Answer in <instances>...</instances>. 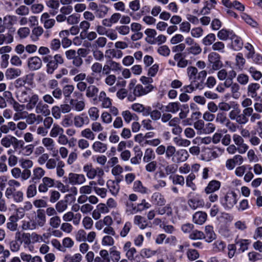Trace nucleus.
<instances>
[{"label": "nucleus", "mask_w": 262, "mask_h": 262, "mask_svg": "<svg viewBox=\"0 0 262 262\" xmlns=\"http://www.w3.org/2000/svg\"><path fill=\"white\" fill-rule=\"evenodd\" d=\"M83 171L85 173L87 178L92 180L97 179V181H91L89 185L82 186L79 188V193L81 194H90L93 191V186L96 185L102 186L105 184V180L103 178L104 176V170L99 167H94L90 164H85L83 166Z\"/></svg>", "instance_id": "nucleus-1"}, {"label": "nucleus", "mask_w": 262, "mask_h": 262, "mask_svg": "<svg viewBox=\"0 0 262 262\" xmlns=\"http://www.w3.org/2000/svg\"><path fill=\"white\" fill-rule=\"evenodd\" d=\"M237 202V195L233 191H228L223 197L220 198L221 204L226 210L232 209Z\"/></svg>", "instance_id": "nucleus-2"}, {"label": "nucleus", "mask_w": 262, "mask_h": 262, "mask_svg": "<svg viewBox=\"0 0 262 262\" xmlns=\"http://www.w3.org/2000/svg\"><path fill=\"white\" fill-rule=\"evenodd\" d=\"M221 56L215 52L210 53L208 55V66L210 67L209 74L220 70L223 66Z\"/></svg>", "instance_id": "nucleus-3"}, {"label": "nucleus", "mask_w": 262, "mask_h": 262, "mask_svg": "<svg viewBox=\"0 0 262 262\" xmlns=\"http://www.w3.org/2000/svg\"><path fill=\"white\" fill-rule=\"evenodd\" d=\"M246 110L247 108H244L241 113L239 108H234L229 112V117L231 120H235L238 124H246L249 121V119L246 117Z\"/></svg>", "instance_id": "nucleus-4"}, {"label": "nucleus", "mask_w": 262, "mask_h": 262, "mask_svg": "<svg viewBox=\"0 0 262 262\" xmlns=\"http://www.w3.org/2000/svg\"><path fill=\"white\" fill-rule=\"evenodd\" d=\"M24 144L23 140H18L15 137L10 135L4 136L1 140V145L7 148L10 147L11 145H13L14 147H17L18 146L20 147H23Z\"/></svg>", "instance_id": "nucleus-5"}, {"label": "nucleus", "mask_w": 262, "mask_h": 262, "mask_svg": "<svg viewBox=\"0 0 262 262\" xmlns=\"http://www.w3.org/2000/svg\"><path fill=\"white\" fill-rule=\"evenodd\" d=\"M42 145L44 148L49 151L53 157H56L58 156V150L57 148L55 141L50 137H44L41 140Z\"/></svg>", "instance_id": "nucleus-6"}, {"label": "nucleus", "mask_w": 262, "mask_h": 262, "mask_svg": "<svg viewBox=\"0 0 262 262\" xmlns=\"http://www.w3.org/2000/svg\"><path fill=\"white\" fill-rule=\"evenodd\" d=\"M66 179L64 182L72 185H81L86 182V178L83 174L70 172L68 178Z\"/></svg>", "instance_id": "nucleus-7"}, {"label": "nucleus", "mask_w": 262, "mask_h": 262, "mask_svg": "<svg viewBox=\"0 0 262 262\" xmlns=\"http://www.w3.org/2000/svg\"><path fill=\"white\" fill-rule=\"evenodd\" d=\"M36 229L44 227L47 223L46 215L43 210L37 209L32 219Z\"/></svg>", "instance_id": "nucleus-8"}, {"label": "nucleus", "mask_w": 262, "mask_h": 262, "mask_svg": "<svg viewBox=\"0 0 262 262\" xmlns=\"http://www.w3.org/2000/svg\"><path fill=\"white\" fill-rule=\"evenodd\" d=\"M21 186L20 183L15 179H10L8 181V187L5 192V197L9 198V195L17 192V188Z\"/></svg>", "instance_id": "nucleus-9"}, {"label": "nucleus", "mask_w": 262, "mask_h": 262, "mask_svg": "<svg viewBox=\"0 0 262 262\" xmlns=\"http://www.w3.org/2000/svg\"><path fill=\"white\" fill-rule=\"evenodd\" d=\"M27 64L30 70L36 71L39 70L42 67V60L37 56L30 57L27 60Z\"/></svg>", "instance_id": "nucleus-10"}, {"label": "nucleus", "mask_w": 262, "mask_h": 262, "mask_svg": "<svg viewBox=\"0 0 262 262\" xmlns=\"http://www.w3.org/2000/svg\"><path fill=\"white\" fill-rule=\"evenodd\" d=\"M55 185V180L51 178L45 177L42 179L41 183L38 186L40 192H46L49 188L53 187Z\"/></svg>", "instance_id": "nucleus-11"}, {"label": "nucleus", "mask_w": 262, "mask_h": 262, "mask_svg": "<svg viewBox=\"0 0 262 262\" xmlns=\"http://www.w3.org/2000/svg\"><path fill=\"white\" fill-rule=\"evenodd\" d=\"M153 89V85H146L143 87L142 84H138L133 89V94L137 97H141L147 94L152 91Z\"/></svg>", "instance_id": "nucleus-12"}, {"label": "nucleus", "mask_w": 262, "mask_h": 262, "mask_svg": "<svg viewBox=\"0 0 262 262\" xmlns=\"http://www.w3.org/2000/svg\"><path fill=\"white\" fill-rule=\"evenodd\" d=\"M81 214L79 213L74 214L72 211H68L62 216V219L64 222L73 221L74 225H78L80 222Z\"/></svg>", "instance_id": "nucleus-13"}, {"label": "nucleus", "mask_w": 262, "mask_h": 262, "mask_svg": "<svg viewBox=\"0 0 262 262\" xmlns=\"http://www.w3.org/2000/svg\"><path fill=\"white\" fill-rule=\"evenodd\" d=\"M90 119L85 114L77 115L74 117L73 123L77 128H81L84 125L89 124Z\"/></svg>", "instance_id": "nucleus-14"}, {"label": "nucleus", "mask_w": 262, "mask_h": 262, "mask_svg": "<svg viewBox=\"0 0 262 262\" xmlns=\"http://www.w3.org/2000/svg\"><path fill=\"white\" fill-rule=\"evenodd\" d=\"M244 162L242 156L236 155L232 158L228 159L226 162V167L228 170H233L236 165H241Z\"/></svg>", "instance_id": "nucleus-15"}, {"label": "nucleus", "mask_w": 262, "mask_h": 262, "mask_svg": "<svg viewBox=\"0 0 262 262\" xmlns=\"http://www.w3.org/2000/svg\"><path fill=\"white\" fill-rule=\"evenodd\" d=\"M188 205L190 208L195 210L203 207L205 203L204 200L198 194H196L195 196L190 198L188 200Z\"/></svg>", "instance_id": "nucleus-16"}, {"label": "nucleus", "mask_w": 262, "mask_h": 262, "mask_svg": "<svg viewBox=\"0 0 262 262\" xmlns=\"http://www.w3.org/2000/svg\"><path fill=\"white\" fill-rule=\"evenodd\" d=\"M33 92L30 89H25L18 90L16 93V97L21 103H26L29 100V97Z\"/></svg>", "instance_id": "nucleus-17"}, {"label": "nucleus", "mask_w": 262, "mask_h": 262, "mask_svg": "<svg viewBox=\"0 0 262 262\" xmlns=\"http://www.w3.org/2000/svg\"><path fill=\"white\" fill-rule=\"evenodd\" d=\"M35 113L37 114H40L44 116H48L50 114V110L49 105L40 100L38 105L34 108Z\"/></svg>", "instance_id": "nucleus-18"}, {"label": "nucleus", "mask_w": 262, "mask_h": 262, "mask_svg": "<svg viewBox=\"0 0 262 262\" xmlns=\"http://www.w3.org/2000/svg\"><path fill=\"white\" fill-rule=\"evenodd\" d=\"M202 49L199 43L195 42L194 44L188 46L185 51V56L192 55L196 56L201 53Z\"/></svg>", "instance_id": "nucleus-19"}, {"label": "nucleus", "mask_w": 262, "mask_h": 262, "mask_svg": "<svg viewBox=\"0 0 262 262\" xmlns=\"http://www.w3.org/2000/svg\"><path fill=\"white\" fill-rule=\"evenodd\" d=\"M98 100L101 102V106L102 108H108L112 105V100L107 96L106 93L103 91L100 92Z\"/></svg>", "instance_id": "nucleus-20"}, {"label": "nucleus", "mask_w": 262, "mask_h": 262, "mask_svg": "<svg viewBox=\"0 0 262 262\" xmlns=\"http://www.w3.org/2000/svg\"><path fill=\"white\" fill-rule=\"evenodd\" d=\"M176 159L172 158L174 162L180 163L186 161L189 157L188 151L186 149H180L176 151L175 154Z\"/></svg>", "instance_id": "nucleus-21"}, {"label": "nucleus", "mask_w": 262, "mask_h": 262, "mask_svg": "<svg viewBox=\"0 0 262 262\" xmlns=\"http://www.w3.org/2000/svg\"><path fill=\"white\" fill-rule=\"evenodd\" d=\"M221 182L217 180H212L209 182L204 189V192L207 194L217 191L221 187Z\"/></svg>", "instance_id": "nucleus-22"}, {"label": "nucleus", "mask_w": 262, "mask_h": 262, "mask_svg": "<svg viewBox=\"0 0 262 262\" xmlns=\"http://www.w3.org/2000/svg\"><path fill=\"white\" fill-rule=\"evenodd\" d=\"M29 98V101L26 102L27 103L26 105V107L27 110L30 111L34 109L38 105L40 100L39 96L33 92Z\"/></svg>", "instance_id": "nucleus-23"}, {"label": "nucleus", "mask_w": 262, "mask_h": 262, "mask_svg": "<svg viewBox=\"0 0 262 262\" xmlns=\"http://www.w3.org/2000/svg\"><path fill=\"white\" fill-rule=\"evenodd\" d=\"M207 215L205 212L197 211L192 216L193 222L198 225H203L207 220Z\"/></svg>", "instance_id": "nucleus-24"}, {"label": "nucleus", "mask_w": 262, "mask_h": 262, "mask_svg": "<svg viewBox=\"0 0 262 262\" xmlns=\"http://www.w3.org/2000/svg\"><path fill=\"white\" fill-rule=\"evenodd\" d=\"M251 243L249 239H236L235 240V245L238 247V251L239 252H244L248 249V246Z\"/></svg>", "instance_id": "nucleus-25"}, {"label": "nucleus", "mask_w": 262, "mask_h": 262, "mask_svg": "<svg viewBox=\"0 0 262 262\" xmlns=\"http://www.w3.org/2000/svg\"><path fill=\"white\" fill-rule=\"evenodd\" d=\"M246 118L250 117V121L251 123H256L261 119V115L257 113H253V109L252 107L247 108L246 113Z\"/></svg>", "instance_id": "nucleus-26"}, {"label": "nucleus", "mask_w": 262, "mask_h": 262, "mask_svg": "<svg viewBox=\"0 0 262 262\" xmlns=\"http://www.w3.org/2000/svg\"><path fill=\"white\" fill-rule=\"evenodd\" d=\"M92 148L95 152L103 154L107 150V145L100 141H96L93 143Z\"/></svg>", "instance_id": "nucleus-27"}, {"label": "nucleus", "mask_w": 262, "mask_h": 262, "mask_svg": "<svg viewBox=\"0 0 262 262\" xmlns=\"http://www.w3.org/2000/svg\"><path fill=\"white\" fill-rule=\"evenodd\" d=\"M151 202L159 206H163L166 203L164 196L160 193L156 192L152 194L151 198Z\"/></svg>", "instance_id": "nucleus-28"}, {"label": "nucleus", "mask_w": 262, "mask_h": 262, "mask_svg": "<svg viewBox=\"0 0 262 262\" xmlns=\"http://www.w3.org/2000/svg\"><path fill=\"white\" fill-rule=\"evenodd\" d=\"M106 186L113 195L116 196L118 194L120 185L118 184V182H115L114 180H109L106 182Z\"/></svg>", "instance_id": "nucleus-29"}, {"label": "nucleus", "mask_w": 262, "mask_h": 262, "mask_svg": "<svg viewBox=\"0 0 262 262\" xmlns=\"http://www.w3.org/2000/svg\"><path fill=\"white\" fill-rule=\"evenodd\" d=\"M46 173L45 170L40 167H37L33 169V174L31 177L32 182H36L40 180Z\"/></svg>", "instance_id": "nucleus-30"}, {"label": "nucleus", "mask_w": 262, "mask_h": 262, "mask_svg": "<svg viewBox=\"0 0 262 262\" xmlns=\"http://www.w3.org/2000/svg\"><path fill=\"white\" fill-rule=\"evenodd\" d=\"M105 57L108 59L121 58L123 56V53L120 50L115 49H107L105 52Z\"/></svg>", "instance_id": "nucleus-31"}, {"label": "nucleus", "mask_w": 262, "mask_h": 262, "mask_svg": "<svg viewBox=\"0 0 262 262\" xmlns=\"http://www.w3.org/2000/svg\"><path fill=\"white\" fill-rule=\"evenodd\" d=\"M70 103L72 108L76 112H81L85 108V103L84 100L71 99Z\"/></svg>", "instance_id": "nucleus-32"}, {"label": "nucleus", "mask_w": 262, "mask_h": 262, "mask_svg": "<svg viewBox=\"0 0 262 262\" xmlns=\"http://www.w3.org/2000/svg\"><path fill=\"white\" fill-rule=\"evenodd\" d=\"M131 108L135 112L137 113H141L144 116H147L149 111V106H144L143 104L135 103L132 105Z\"/></svg>", "instance_id": "nucleus-33"}, {"label": "nucleus", "mask_w": 262, "mask_h": 262, "mask_svg": "<svg viewBox=\"0 0 262 262\" xmlns=\"http://www.w3.org/2000/svg\"><path fill=\"white\" fill-rule=\"evenodd\" d=\"M205 237L207 242L210 243L215 238V234L213 231V227L210 225H207L205 228Z\"/></svg>", "instance_id": "nucleus-34"}, {"label": "nucleus", "mask_w": 262, "mask_h": 262, "mask_svg": "<svg viewBox=\"0 0 262 262\" xmlns=\"http://www.w3.org/2000/svg\"><path fill=\"white\" fill-rule=\"evenodd\" d=\"M17 221V219L15 215L10 216L6 224L7 229L12 232L16 231L18 229Z\"/></svg>", "instance_id": "nucleus-35"}, {"label": "nucleus", "mask_w": 262, "mask_h": 262, "mask_svg": "<svg viewBox=\"0 0 262 262\" xmlns=\"http://www.w3.org/2000/svg\"><path fill=\"white\" fill-rule=\"evenodd\" d=\"M14 150L12 149H9L7 154L8 156V163L9 166L14 167L17 164L18 158L14 154Z\"/></svg>", "instance_id": "nucleus-36"}, {"label": "nucleus", "mask_w": 262, "mask_h": 262, "mask_svg": "<svg viewBox=\"0 0 262 262\" xmlns=\"http://www.w3.org/2000/svg\"><path fill=\"white\" fill-rule=\"evenodd\" d=\"M230 39L232 40V47L234 50L239 51L242 48L243 43L240 37L237 36L234 33Z\"/></svg>", "instance_id": "nucleus-37"}, {"label": "nucleus", "mask_w": 262, "mask_h": 262, "mask_svg": "<svg viewBox=\"0 0 262 262\" xmlns=\"http://www.w3.org/2000/svg\"><path fill=\"white\" fill-rule=\"evenodd\" d=\"M64 133L63 128L58 124H54L51 128L49 135L52 138H56Z\"/></svg>", "instance_id": "nucleus-38"}, {"label": "nucleus", "mask_w": 262, "mask_h": 262, "mask_svg": "<svg viewBox=\"0 0 262 262\" xmlns=\"http://www.w3.org/2000/svg\"><path fill=\"white\" fill-rule=\"evenodd\" d=\"M233 32L232 30L223 29L217 33V36L221 40H227L228 38H231Z\"/></svg>", "instance_id": "nucleus-39"}, {"label": "nucleus", "mask_w": 262, "mask_h": 262, "mask_svg": "<svg viewBox=\"0 0 262 262\" xmlns=\"http://www.w3.org/2000/svg\"><path fill=\"white\" fill-rule=\"evenodd\" d=\"M173 141L177 146L182 147H188L191 144L190 140L187 139L183 138L180 136L174 137Z\"/></svg>", "instance_id": "nucleus-40"}, {"label": "nucleus", "mask_w": 262, "mask_h": 262, "mask_svg": "<svg viewBox=\"0 0 262 262\" xmlns=\"http://www.w3.org/2000/svg\"><path fill=\"white\" fill-rule=\"evenodd\" d=\"M133 189L135 191L142 194H146L149 192V190L143 186L140 180H137L134 183Z\"/></svg>", "instance_id": "nucleus-41"}, {"label": "nucleus", "mask_w": 262, "mask_h": 262, "mask_svg": "<svg viewBox=\"0 0 262 262\" xmlns=\"http://www.w3.org/2000/svg\"><path fill=\"white\" fill-rule=\"evenodd\" d=\"M21 71L18 69L9 68L5 73L6 77L8 79H13L20 75Z\"/></svg>", "instance_id": "nucleus-42"}, {"label": "nucleus", "mask_w": 262, "mask_h": 262, "mask_svg": "<svg viewBox=\"0 0 262 262\" xmlns=\"http://www.w3.org/2000/svg\"><path fill=\"white\" fill-rule=\"evenodd\" d=\"M260 88V85L257 83H250L247 88L248 95L252 98L257 97V94L256 91Z\"/></svg>", "instance_id": "nucleus-43"}, {"label": "nucleus", "mask_w": 262, "mask_h": 262, "mask_svg": "<svg viewBox=\"0 0 262 262\" xmlns=\"http://www.w3.org/2000/svg\"><path fill=\"white\" fill-rule=\"evenodd\" d=\"M0 131L4 134H7L10 131H15V122L9 121L7 124H3L0 126Z\"/></svg>", "instance_id": "nucleus-44"}, {"label": "nucleus", "mask_w": 262, "mask_h": 262, "mask_svg": "<svg viewBox=\"0 0 262 262\" xmlns=\"http://www.w3.org/2000/svg\"><path fill=\"white\" fill-rule=\"evenodd\" d=\"M82 256L80 253H76L73 255L67 254L64 257L63 262H81Z\"/></svg>", "instance_id": "nucleus-45"}, {"label": "nucleus", "mask_w": 262, "mask_h": 262, "mask_svg": "<svg viewBox=\"0 0 262 262\" xmlns=\"http://www.w3.org/2000/svg\"><path fill=\"white\" fill-rule=\"evenodd\" d=\"M109 8L104 5H100L99 6V8L95 11V16L98 18H102L105 16L107 14Z\"/></svg>", "instance_id": "nucleus-46"}, {"label": "nucleus", "mask_w": 262, "mask_h": 262, "mask_svg": "<svg viewBox=\"0 0 262 262\" xmlns=\"http://www.w3.org/2000/svg\"><path fill=\"white\" fill-rule=\"evenodd\" d=\"M156 155L152 149L150 148L146 149L143 158L144 162L147 163L154 161Z\"/></svg>", "instance_id": "nucleus-47"}, {"label": "nucleus", "mask_w": 262, "mask_h": 262, "mask_svg": "<svg viewBox=\"0 0 262 262\" xmlns=\"http://www.w3.org/2000/svg\"><path fill=\"white\" fill-rule=\"evenodd\" d=\"M158 214H166L167 216H172L173 214L172 209L169 204H167L163 207L158 208L156 210Z\"/></svg>", "instance_id": "nucleus-48"}, {"label": "nucleus", "mask_w": 262, "mask_h": 262, "mask_svg": "<svg viewBox=\"0 0 262 262\" xmlns=\"http://www.w3.org/2000/svg\"><path fill=\"white\" fill-rule=\"evenodd\" d=\"M134 223L140 229H144L147 226V221L145 218L141 215H135L134 219Z\"/></svg>", "instance_id": "nucleus-49"}, {"label": "nucleus", "mask_w": 262, "mask_h": 262, "mask_svg": "<svg viewBox=\"0 0 262 262\" xmlns=\"http://www.w3.org/2000/svg\"><path fill=\"white\" fill-rule=\"evenodd\" d=\"M112 262H118L121 258V253L117 250L115 246L111 247L109 250Z\"/></svg>", "instance_id": "nucleus-50"}, {"label": "nucleus", "mask_w": 262, "mask_h": 262, "mask_svg": "<svg viewBox=\"0 0 262 262\" xmlns=\"http://www.w3.org/2000/svg\"><path fill=\"white\" fill-rule=\"evenodd\" d=\"M99 92V89L95 85H89L85 91V96L88 98L96 97Z\"/></svg>", "instance_id": "nucleus-51"}, {"label": "nucleus", "mask_w": 262, "mask_h": 262, "mask_svg": "<svg viewBox=\"0 0 262 262\" xmlns=\"http://www.w3.org/2000/svg\"><path fill=\"white\" fill-rule=\"evenodd\" d=\"M125 212L128 215L134 214L139 212L137 205L132 202H126Z\"/></svg>", "instance_id": "nucleus-52"}, {"label": "nucleus", "mask_w": 262, "mask_h": 262, "mask_svg": "<svg viewBox=\"0 0 262 262\" xmlns=\"http://www.w3.org/2000/svg\"><path fill=\"white\" fill-rule=\"evenodd\" d=\"M81 136L84 139L94 140L95 139V134L90 128H86L81 131Z\"/></svg>", "instance_id": "nucleus-53"}, {"label": "nucleus", "mask_w": 262, "mask_h": 262, "mask_svg": "<svg viewBox=\"0 0 262 262\" xmlns=\"http://www.w3.org/2000/svg\"><path fill=\"white\" fill-rule=\"evenodd\" d=\"M180 109V103L178 102H170L166 106V111L173 114L177 113Z\"/></svg>", "instance_id": "nucleus-54"}, {"label": "nucleus", "mask_w": 262, "mask_h": 262, "mask_svg": "<svg viewBox=\"0 0 262 262\" xmlns=\"http://www.w3.org/2000/svg\"><path fill=\"white\" fill-rule=\"evenodd\" d=\"M195 175L191 172L186 178V184L188 187L190 188L192 190L195 191L196 189V186L193 181L195 179Z\"/></svg>", "instance_id": "nucleus-55"}, {"label": "nucleus", "mask_w": 262, "mask_h": 262, "mask_svg": "<svg viewBox=\"0 0 262 262\" xmlns=\"http://www.w3.org/2000/svg\"><path fill=\"white\" fill-rule=\"evenodd\" d=\"M17 18L14 15H7L4 17L5 26L7 28L12 27L16 22Z\"/></svg>", "instance_id": "nucleus-56"}, {"label": "nucleus", "mask_w": 262, "mask_h": 262, "mask_svg": "<svg viewBox=\"0 0 262 262\" xmlns=\"http://www.w3.org/2000/svg\"><path fill=\"white\" fill-rule=\"evenodd\" d=\"M14 40L13 36L10 33L2 34L0 33V45H2L5 43L7 44H10L12 43Z\"/></svg>", "instance_id": "nucleus-57"}, {"label": "nucleus", "mask_w": 262, "mask_h": 262, "mask_svg": "<svg viewBox=\"0 0 262 262\" xmlns=\"http://www.w3.org/2000/svg\"><path fill=\"white\" fill-rule=\"evenodd\" d=\"M91 70L93 76L100 75L102 70V65L99 62H96L91 66Z\"/></svg>", "instance_id": "nucleus-58"}, {"label": "nucleus", "mask_w": 262, "mask_h": 262, "mask_svg": "<svg viewBox=\"0 0 262 262\" xmlns=\"http://www.w3.org/2000/svg\"><path fill=\"white\" fill-rule=\"evenodd\" d=\"M7 199H12L16 203H21L24 199V193L21 190H18L17 192H15L13 194L9 195V198H7Z\"/></svg>", "instance_id": "nucleus-59"}, {"label": "nucleus", "mask_w": 262, "mask_h": 262, "mask_svg": "<svg viewBox=\"0 0 262 262\" xmlns=\"http://www.w3.org/2000/svg\"><path fill=\"white\" fill-rule=\"evenodd\" d=\"M68 208V202L66 200H60L55 205V209L57 212L61 213Z\"/></svg>", "instance_id": "nucleus-60"}, {"label": "nucleus", "mask_w": 262, "mask_h": 262, "mask_svg": "<svg viewBox=\"0 0 262 262\" xmlns=\"http://www.w3.org/2000/svg\"><path fill=\"white\" fill-rule=\"evenodd\" d=\"M10 104L12 106L13 110L17 113H22L25 108L26 106L24 104H21L16 101L14 98L10 100Z\"/></svg>", "instance_id": "nucleus-61"}, {"label": "nucleus", "mask_w": 262, "mask_h": 262, "mask_svg": "<svg viewBox=\"0 0 262 262\" xmlns=\"http://www.w3.org/2000/svg\"><path fill=\"white\" fill-rule=\"evenodd\" d=\"M145 34L147 36L146 41L150 44V41H152L157 34V31L154 29H147L145 30Z\"/></svg>", "instance_id": "nucleus-62"}, {"label": "nucleus", "mask_w": 262, "mask_h": 262, "mask_svg": "<svg viewBox=\"0 0 262 262\" xmlns=\"http://www.w3.org/2000/svg\"><path fill=\"white\" fill-rule=\"evenodd\" d=\"M216 39L215 35L213 33H210L202 39V43L204 46L212 45Z\"/></svg>", "instance_id": "nucleus-63"}, {"label": "nucleus", "mask_w": 262, "mask_h": 262, "mask_svg": "<svg viewBox=\"0 0 262 262\" xmlns=\"http://www.w3.org/2000/svg\"><path fill=\"white\" fill-rule=\"evenodd\" d=\"M229 120L227 118L226 115L223 112H219L216 114L215 121L222 125H226Z\"/></svg>", "instance_id": "nucleus-64"}]
</instances>
